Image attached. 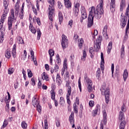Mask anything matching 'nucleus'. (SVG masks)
I'll return each instance as SVG.
<instances>
[{
  "label": "nucleus",
  "instance_id": "13d9d810",
  "mask_svg": "<svg viewBox=\"0 0 129 129\" xmlns=\"http://www.w3.org/2000/svg\"><path fill=\"white\" fill-rule=\"evenodd\" d=\"M14 69V68H9L8 70V74H13V73H14V71L13 70Z\"/></svg>",
  "mask_w": 129,
  "mask_h": 129
},
{
  "label": "nucleus",
  "instance_id": "bf43d9fd",
  "mask_svg": "<svg viewBox=\"0 0 129 129\" xmlns=\"http://www.w3.org/2000/svg\"><path fill=\"white\" fill-rule=\"evenodd\" d=\"M22 74L23 75L24 80H26V78L27 77V76H26V71H25V70H24V69H23L22 70Z\"/></svg>",
  "mask_w": 129,
  "mask_h": 129
},
{
  "label": "nucleus",
  "instance_id": "423d86ee",
  "mask_svg": "<svg viewBox=\"0 0 129 129\" xmlns=\"http://www.w3.org/2000/svg\"><path fill=\"white\" fill-rule=\"evenodd\" d=\"M119 120H120L119 129H124L125 127V121H124V115L123 113H120L119 114Z\"/></svg>",
  "mask_w": 129,
  "mask_h": 129
},
{
  "label": "nucleus",
  "instance_id": "5fc2aeb1",
  "mask_svg": "<svg viewBox=\"0 0 129 129\" xmlns=\"http://www.w3.org/2000/svg\"><path fill=\"white\" fill-rule=\"evenodd\" d=\"M8 121H7V120H5L3 123V124L2 125V127H3V128H5V127H6L7 125H8Z\"/></svg>",
  "mask_w": 129,
  "mask_h": 129
},
{
  "label": "nucleus",
  "instance_id": "f03ea898",
  "mask_svg": "<svg viewBox=\"0 0 129 129\" xmlns=\"http://www.w3.org/2000/svg\"><path fill=\"white\" fill-rule=\"evenodd\" d=\"M19 5H18V2H17L15 5V10H14V9H11V14L8 19V28L9 30L12 29L13 27V23L16 22V20H17V17L19 16Z\"/></svg>",
  "mask_w": 129,
  "mask_h": 129
},
{
  "label": "nucleus",
  "instance_id": "c85d7f7f",
  "mask_svg": "<svg viewBox=\"0 0 129 129\" xmlns=\"http://www.w3.org/2000/svg\"><path fill=\"white\" fill-rule=\"evenodd\" d=\"M101 74V71H100V68H98L96 72V77L98 78V80H100Z\"/></svg>",
  "mask_w": 129,
  "mask_h": 129
},
{
  "label": "nucleus",
  "instance_id": "603ef678",
  "mask_svg": "<svg viewBox=\"0 0 129 129\" xmlns=\"http://www.w3.org/2000/svg\"><path fill=\"white\" fill-rule=\"evenodd\" d=\"M63 68L67 69V59H64L63 61Z\"/></svg>",
  "mask_w": 129,
  "mask_h": 129
},
{
  "label": "nucleus",
  "instance_id": "58836bf2",
  "mask_svg": "<svg viewBox=\"0 0 129 129\" xmlns=\"http://www.w3.org/2000/svg\"><path fill=\"white\" fill-rule=\"evenodd\" d=\"M121 111H120V113H122V112H125V111L126 110V109L125 108V107L124 106V104H123L121 108Z\"/></svg>",
  "mask_w": 129,
  "mask_h": 129
},
{
  "label": "nucleus",
  "instance_id": "864d4df0",
  "mask_svg": "<svg viewBox=\"0 0 129 129\" xmlns=\"http://www.w3.org/2000/svg\"><path fill=\"white\" fill-rule=\"evenodd\" d=\"M44 128H48V120L47 119L44 120Z\"/></svg>",
  "mask_w": 129,
  "mask_h": 129
},
{
  "label": "nucleus",
  "instance_id": "4c0bfd02",
  "mask_svg": "<svg viewBox=\"0 0 129 129\" xmlns=\"http://www.w3.org/2000/svg\"><path fill=\"white\" fill-rule=\"evenodd\" d=\"M74 106V110L75 112V113H78V107L77 106V105H76V103H74L73 105Z\"/></svg>",
  "mask_w": 129,
  "mask_h": 129
},
{
  "label": "nucleus",
  "instance_id": "4be33fe9",
  "mask_svg": "<svg viewBox=\"0 0 129 129\" xmlns=\"http://www.w3.org/2000/svg\"><path fill=\"white\" fill-rule=\"evenodd\" d=\"M111 49H112V41L110 42L107 46V53L109 54L110 53V51H111Z\"/></svg>",
  "mask_w": 129,
  "mask_h": 129
},
{
  "label": "nucleus",
  "instance_id": "c756f323",
  "mask_svg": "<svg viewBox=\"0 0 129 129\" xmlns=\"http://www.w3.org/2000/svg\"><path fill=\"white\" fill-rule=\"evenodd\" d=\"M58 19L60 25H61V23H62V21H63V15H62V13L61 12H59L58 13Z\"/></svg>",
  "mask_w": 129,
  "mask_h": 129
},
{
  "label": "nucleus",
  "instance_id": "cd10ccee",
  "mask_svg": "<svg viewBox=\"0 0 129 129\" xmlns=\"http://www.w3.org/2000/svg\"><path fill=\"white\" fill-rule=\"evenodd\" d=\"M93 111L94 113H97L98 112H100V106L99 105H97Z\"/></svg>",
  "mask_w": 129,
  "mask_h": 129
},
{
  "label": "nucleus",
  "instance_id": "ddd939ff",
  "mask_svg": "<svg viewBox=\"0 0 129 129\" xmlns=\"http://www.w3.org/2000/svg\"><path fill=\"white\" fill-rule=\"evenodd\" d=\"M9 4L10 3L9 2V0H4V7L5 8V13H9V9H8V7H9Z\"/></svg>",
  "mask_w": 129,
  "mask_h": 129
},
{
  "label": "nucleus",
  "instance_id": "bb28decb",
  "mask_svg": "<svg viewBox=\"0 0 129 129\" xmlns=\"http://www.w3.org/2000/svg\"><path fill=\"white\" fill-rule=\"evenodd\" d=\"M128 76V73H127V70H125L123 72V77L124 81H126L127 77Z\"/></svg>",
  "mask_w": 129,
  "mask_h": 129
},
{
  "label": "nucleus",
  "instance_id": "5701e85b",
  "mask_svg": "<svg viewBox=\"0 0 129 129\" xmlns=\"http://www.w3.org/2000/svg\"><path fill=\"white\" fill-rule=\"evenodd\" d=\"M8 13H6V12H5V11H4V13L2 16L1 20V23H4V22H5V20L7 19V15H8Z\"/></svg>",
  "mask_w": 129,
  "mask_h": 129
},
{
  "label": "nucleus",
  "instance_id": "1a4fd4ad",
  "mask_svg": "<svg viewBox=\"0 0 129 129\" xmlns=\"http://www.w3.org/2000/svg\"><path fill=\"white\" fill-rule=\"evenodd\" d=\"M107 114L106 113H104L103 119L101 122L100 129H103L104 127V125L106 124L107 122Z\"/></svg>",
  "mask_w": 129,
  "mask_h": 129
},
{
  "label": "nucleus",
  "instance_id": "37998d69",
  "mask_svg": "<svg viewBox=\"0 0 129 129\" xmlns=\"http://www.w3.org/2000/svg\"><path fill=\"white\" fill-rule=\"evenodd\" d=\"M65 103V101L64 100V98L61 97L60 98L59 104L63 105Z\"/></svg>",
  "mask_w": 129,
  "mask_h": 129
},
{
  "label": "nucleus",
  "instance_id": "052dcab7",
  "mask_svg": "<svg viewBox=\"0 0 129 129\" xmlns=\"http://www.w3.org/2000/svg\"><path fill=\"white\" fill-rule=\"evenodd\" d=\"M78 83H79V88L81 92L82 89L81 88V82L80 81V79H79L78 81Z\"/></svg>",
  "mask_w": 129,
  "mask_h": 129
},
{
  "label": "nucleus",
  "instance_id": "338daca9",
  "mask_svg": "<svg viewBox=\"0 0 129 129\" xmlns=\"http://www.w3.org/2000/svg\"><path fill=\"white\" fill-rule=\"evenodd\" d=\"M89 53H90V54H91V55H93V52H94V51H93V47H90V48L89 49Z\"/></svg>",
  "mask_w": 129,
  "mask_h": 129
},
{
  "label": "nucleus",
  "instance_id": "9d476101",
  "mask_svg": "<svg viewBox=\"0 0 129 129\" xmlns=\"http://www.w3.org/2000/svg\"><path fill=\"white\" fill-rule=\"evenodd\" d=\"M110 10L112 13H114L115 11V0H111L110 3Z\"/></svg>",
  "mask_w": 129,
  "mask_h": 129
},
{
  "label": "nucleus",
  "instance_id": "de8ad7c7",
  "mask_svg": "<svg viewBox=\"0 0 129 129\" xmlns=\"http://www.w3.org/2000/svg\"><path fill=\"white\" fill-rule=\"evenodd\" d=\"M19 17L20 19L22 20L24 18V10L22 9L21 10V12L19 13Z\"/></svg>",
  "mask_w": 129,
  "mask_h": 129
},
{
  "label": "nucleus",
  "instance_id": "9b49d317",
  "mask_svg": "<svg viewBox=\"0 0 129 129\" xmlns=\"http://www.w3.org/2000/svg\"><path fill=\"white\" fill-rule=\"evenodd\" d=\"M86 81L88 84V92H91L92 91V81L88 79Z\"/></svg>",
  "mask_w": 129,
  "mask_h": 129
},
{
  "label": "nucleus",
  "instance_id": "473e14b6",
  "mask_svg": "<svg viewBox=\"0 0 129 129\" xmlns=\"http://www.w3.org/2000/svg\"><path fill=\"white\" fill-rule=\"evenodd\" d=\"M17 41L18 42H19V44H25V43L24 42V40H23V38L20 36L17 37Z\"/></svg>",
  "mask_w": 129,
  "mask_h": 129
},
{
  "label": "nucleus",
  "instance_id": "f257e3e1",
  "mask_svg": "<svg viewBox=\"0 0 129 129\" xmlns=\"http://www.w3.org/2000/svg\"><path fill=\"white\" fill-rule=\"evenodd\" d=\"M102 15H103V0H100V4L97 6L96 10L94 7L91 8V11L88 17V28H91L93 25L94 18L99 20L101 18Z\"/></svg>",
  "mask_w": 129,
  "mask_h": 129
},
{
  "label": "nucleus",
  "instance_id": "c9c22d12",
  "mask_svg": "<svg viewBox=\"0 0 129 129\" xmlns=\"http://www.w3.org/2000/svg\"><path fill=\"white\" fill-rule=\"evenodd\" d=\"M79 13V9L78 8H74V14L75 16L77 17L78 16Z\"/></svg>",
  "mask_w": 129,
  "mask_h": 129
},
{
  "label": "nucleus",
  "instance_id": "49530a36",
  "mask_svg": "<svg viewBox=\"0 0 129 129\" xmlns=\"http://www.w3.org/2000/svg\"><path fill=\"white\" fill-rule=\"evenodd\" d=\"M27 72H28V77L31 78V77H32V76H33V73H32V71H30V69H28V70H27Z\"/></svg>",
  "mask_w": 129,
  "mask_h": 129
},
{
  "label": "nucleus",
  "instance_id": "680f3d73",
  "mask_svg": "<svg viewBox=\"0 0 129 129\" xmlns=\"http://www.w3.org/2000/svg\"><path fill=\"white\" fill-rule=\"evenodd\" d=\"M98 35V31L97 30H95L94 31V36H93V38H95V36H97Z\"/></svg>",
  "mask_w": 129,
  "mask_h": 129
},
{
  "label": "nucleus",
  "instance_id": "6e6552de",
  "mask_svg": "<svg viewBox=\"0 0 129 129\" xmlns=\"http://www.w3.org/2000/svg\"><path fill=\"white\" fill-rule=\"evenodd\" d=\"M62 41H61V46L63 49H66V46L68 45V39H67V36L63 34L61 36Z\"/></svg>",
  "mask_w": 129,
  "mask_h": 129
},
{
  "label": "nucleus",
  "instance_id": "c03bdc74",
  "mask_svg": "<svg viewBox=\"0 0 129 129\" xmlns=\"http://www.w3.org/2000/svg\"><path fill=\"white\" fill-rule=\"evenodd\" d=\"M30 51L31 59L32 60H34V58H35L34 51H33L32 49H30Z\"/></svg>",
  "mask_w": 129,
  "mask_h": 129
},
{
  "label": "nucleus",
  "instance_id": "f704fd0d",
  "mask_svg": "<svg viewBox=\"0 0 129 129\" xmlns=\"http://www.w3.org/2000/svg\"><path fill=\"white\" fill-rule=\"evenodd\" d=\"M3 26H4V22H2V21H1V22H0V32H1V34H2V31L4 32H4H5V31H6V29L3 28Z\"/></svg>",
  "mask_w": 129,
  "mask_h": 129
},
{
  "label": "nucleus",
  "instance_id": "a18cd8bd",
  "mask_svg": "<svg viewBox=\"0 0 129 129\" xmlns=\"http://www.w3.org/2000/svg\"><path fill=\"white\" fill-rule=\"evenodd\" d=\"M48 53L50 55V56L53 57V56H54V50H53V49H49L48 51Z\"/></svg>",
  "mask_w": 129,
  "mask_h": 129
},
{
  "label": "nucleus",
  "instance_id": "39448f33",
  "mask_svg": "<svg viewBox=\"0 0 129 129\" xmlns=\"http://www.w3.org/2000/svg\"><path fill=\"white\" fill-rule=\"evenodd\" d=\"M101 91L102 92V95H105L106 103H108L109 101V88H107L106 90L104 89H101Z\"/></svg>",
  "mask_w": 129,
  "mask_h": 129
},
{
  "label": "nucleus",
  "instance_id": "2f4dec72",
  "mask_svg": "<svg viewBox=\"0 0 129 129\" xmlns=\"http://www.w3.org/2000/svg\"><path fill=\"white\" fill-rule=\"evenodd\" d=\"M5 56L8 59H10L11 58V51H10V50L7 49V52L5 53Z\"/></svg>",
  "mask_w": 129,
  "mask_h": 129
},
{
  "label": "nucleus",
  "instance_id": "a211bd4d",
  "mask_svg": "<svg viewBox=\"0 0 129 129\" xmlns=\"http://www.w3.org/2000/svg\"><path fill=\"white\" fill-rule=\"evenodd\" d=\"M125 7V0H121L120 5V11L122 12L123 11V8Z\"/></svg>",
  "mask_w": 129,
  "mask_h": 129
},
{
  "label": "nucleus",
  "instance_id": "dca6fc26",
  "mask_svg": "<svg viewBox=\"0 0 129 129\" xmlns=\"http://www.w3.org/2000/svg\"><path fill=\"white\" fill-rule=\"evenodd\" d=\"M124 45H122V46L121 47L120 49V57L122 59H123L124 57Z\"/></svg>",
  "mask_w": 129,
  "mask_h": 129
},
{
  "label": "nucleus",
  "instance_id": "f3484780",
  "mask_svg": "<svg viewBox=\"0 0 129 129\" xmlns=\"http://www.w3.org/2000/svg\"><path fill=\"white\" fill-rule=\"evenodd\" d=\"M54 72H58V71H59V66L57 65V64H55L54 69H51L50 72L52 74H53V73H54Z\"/></svg>",
  "mask_w": 129,
  "mask_h": 129
},
{
  "label": "nucleus",
  "instance_id": "3c124183",
  "mask_svg": "<svg viewBox=\"0 0 129 129\" xmlns=\"http://www.w3.org/2000/svg\"><path fill=\"white\" fill-rule=\"evenodd\" d=\"M125 16H126L127 18H129V7L126 8Z\"/></svg>",
  "mask_w": 129,
  "mask_h": 129
},
{
  "label": "nucleus",
  "instance_id": "8fccbe9b",
  "mask_svg": "<svg viewBox=\"0 0 129 129\" xmlns=\"http://www.w3.org/2000/svg\"><path fill=\"white\" fill-rule=\"evenodd\" d=\"M81 14H85L86 13V10H85V7H82L81 8Z\"/></svg>",
  "mask_w": 129,
  "mask_h": 129
},
{
  "label": "nucleus",
  "instance_id": "412c9836",
  "mask_svg": "<svg viewBox=\"0 0 129 129\" xmlns=\"http://www.w3.org/2000/svg\"><path fill=\"white\" fill-rule=\"evenodd\" d=\"M5 34L6 31H5V29H4V31H1V34L0 35V44L1 43H2L3 41H4Z\"/></svg>",
  "mask_w": 129,
  "mask_h": 129
},
{
  "label": "nucleus",
  "instance_id": "aec40b11",
  "mask_svg": "<svg viewBox=\"0 0 129 129\" xmlns=\"http://www.w3.org/2000/svg\"><path fill=\"white\" fill-rule=\"evenodd\" d=\"M42 79L43 80H46V81H49V77H48V75H47L46 72H43L42 74Z\"/></svg>",
  "mask_w": 129,
  "mask_h": 129
},
{
  "label": "nucleus",
  "instance_id": "0eeeda50",
  "mask_svg": "<svg viewBox=\"0 0 129 129\" xmlns=\"http://www.w3.org/2000/svg\"><path fill=\"white\" fill-rule=\"evenodd\" d=\"M101 46V37H99L96 40V44L94 45V48L96 52H98Z\"/></svg>",
  "mask_w": 129,
  "mask_h": 129
},
{
  "label": "nucleus",
  "instance_id": "79ce46f5",
  "mask_svg": "<svg viewBox=\"0 0 129 129\" xmlns=\"http://www.w3.org/2000/svg\"><path fill=\"white\" fill-rule=\"evenodd\" d=\"M67 103L70 105V104H71V101L70 100V96L68 95V94L67 95Z\"/></svg>",
  "mask_w": 129,
  "mask_h": 129
},
{
  "label": "nucleus",
  "instance_id": "09e8293b",
  "mask_svg": "<svg viewBox=\"0 0 129 129\" xmlns=\"http://www.w3.org/2000/svg\"><path fill=\"white\" fill-rule=\"evenodd\" d=\"M41 35H42V33H41V31L40 30L37 31V40H40V38H41Z\"/></svg>",
  "mask_w": 129,
  "mask_h": 129
},
{
  "label": "nucleus",
  "instance_id": "ea45409f",
  "mask_svg": "<svg viewBox=\"0 0 129 129\" xmlns=\"http://www.w3.org/2000/svg\"><path fill=\"white\" fill-rule=\"evenodd\" d=\"M8 94V96H6L5 97V101L9 102L10 100H11V95L10 94V93L9 92H7Z\"/></svg>",
  "mask_w": 129,
  "mask_h": 129
},
{
  "label": "nucleus",
  "instance_id": "69168bd1",
  "mask_svg": "<svg viewBox=\"0 0 129 129\" xmlns=\"http://www.w3.org/2000/svg\"><path fill=\"white\" fill-rule=\"evenodd\" d=\"M56 58H57V64H59L60 62H61V59H60V57H59V54H57L56 55Z\"/></svg>",
  "mask_w": 129,
  "mask_h": 129
},
{
  "label": "nucleus",
  "instance_id": "4468645a",
  "mask_svg": "<svg viewBox=\"0 0 129 129\" xmlns=\"http://www.w3.org/2000/svg\"><path fill=\"white\" fill-rule=\"evenodd\" d=\"M122 22L121 23V26L122 28H124L125 25H126V22H127V17L124 16L123 19H122Z\"/></svg>",
  "mask_w": 129,
  "mask_h": 129
},
{
  "label": "nucleus",
  "instance_id": "a19ab883",
  "mask_svg": "<svg viewBox=\"0 0 129 129\" xmlns=\"http://www.w3.org/2000/svg\"><path fill=\"white\" fill-rule=\"evenodd\" d=\"M21 126L23 128H26L27 126H28V125L27 124V123H26V122L23 121L21 123Z\"/></svg>",
  "mask_w": 129,
  "mask_h": 129
},
{
  "label": "nucleus",
  "instance_id": "7c9ffc66",
  "mask_svg": "<svg viewBox=\"0 0 129 129\" xmlns=\"http://www.w3.org/2000/svg\"><path fill=\"white\" fill-rule=\"evenodd\" d=\"M83 57H81V60L82 61H85V58H86V56H87V54H86V50L85 49H84L83 52Z\"/></svg>",
  "mask_w": 129,
  "mask_h": 129
},
{
  "label": "nucleus",
  "instance_id": "6ab92c4d",
  "mask_svg": "<svg viewBox=\"0 0 129 129\" xmlns=\"http://www.w3.org/2000/svg\"><path fill=\"white\" fill-rule=\"evenodd\" d=\"M56 82L58 83V85L60 86L62 84V80H61V77H60V75L59 74H57L56 76Z\"/></svg>",
  "mask_w": 129,
  "mask_h": 129
},
{
  "label": "nucleus",
  "instance_id": "7ed1b4c3",
  "mask_svg": "<svg viewBox=\"0 0 129 129\" xmlns=\"http://www.w3.org/2000/svg\"><path fill=\"white\" fill-rule=\"evenodd\" d=\"M48 3L50 4V5L48 7V18L51 22H53V17H54L55 15V8H54V6L55 5V1L48 0Z\"/></svg>",
  "mask_w": 129,
  "mask_h": 129
},
{
  "label": "nucleus",
  "instance_id": "72a5a7b5",
  "mask_svg": "<svg viewBox=\"0 0 129 129\" xmlns=\"http://www.w3.org/2000/svg\"><path fill=\"white\" fill-rule=\"evenodd\" d=\"M87 18V14L86 13H82V18L81 19V22L82 23L83 22V20H85Z\"/></svg>",
  "mask_w": 129,
  "mask_h": 129
},
{
  "label": "nucleus",
  "instance_id": "0e129e2a",
  "mask_svg": "<svg viewBox=\"0 0 129 129\" xmlns=\"http://www.w3.org/2000/svg\"><path fill=\"white\" fill-rule=\"evenodd\" d=\"M30 30L31 32L33 33V34H35L36 33V30L34 28V27H30Z\"/></svg>",
  "mask_w": 129,
  "mask_h": 129
},
{
  "label": "nucleus",
  "instance_id": "4d7b16f0",
  "mask_svg": "<svg viewBox=\"0 0 129 129\" xmlns=\"http://www.w3.org/2000/svg\"><path fill=\"white\" fill-rule=\"evenodd\" d=\"M71 87H68V95H69V96H70V95H71Z\"/></svg>",
  "mask_w": 129,
  "mask_h": 129
},
{
  "label": "nucleus",
  "instance_id": "20e7f679",
  "mask_svg": "<svg viewBox=\"0 0 129 129\" xmlns=\"http://www.w3.org/2000/svg\"><path fill=\"white\" fill-rule=\"evenodd\" d=\"M32 103L33 105L35 107L36 106L37 110L38 112H41L42 111V107L40 105V101L36 98V97H33L32 99Z\"/></svg>",
  "mask_w": 129,
  "mask_h": 129
},
{
  "label": "nucleus",
  "instance_id": "6e6d98bb",
  "mask_svg": "<svg viewBox=\"0 0 129 129\" xmlns=\"http://www.w3.org/2000/svg\"><path fill=\"white\" fill-rule=\"evenodd\" d=\"M82 42H83V40H82V39H80V41L79 42V47L80 48V49H81V48L82 47Z\"/></svg>",
  "mask_w": 129,
  "mask_h": 129
},
{
  "label": "nucleus",
  "instance_id": "f8f14e48",
  "mask_svg": "<svg viewBox=\"0 0 129 129\" xmlns=\"http://www.w3.org/2000/svg\"><path fill=\"white\" fill-rule=\"evenodd\" d=\"M108 27L107 25H105L102 30V34L103 37L105 38V39H108V35H107V29Z\"/></svg>",
  "mask_w": 129,
  "mask_h": 129
},
{
  "label": "nucleus",
  "instance_id": "a878e982",
  "mask_svg": "<svg viewBox=\"0 0 129 129\" xmlns=\"http://www.w3.org/2000/svg\"><path fill=\"white\" fill-rule=\"evenodd\" d=\"M17 45L14 44L12 49V54L14 58H16V51Z\"/></svg>",
  "mask_w": 129,
  "mask_h": 129
},
{
  "label": "nucleus",
  "instance_id": "e2e57ef3",
  "mask_svg": "<svg viewBox=\"0 0 129 129\" xmlns=\"http://www.w3.org/2000/svg\"><path fill=\"white\" fill-rule=\"evenodd\" d=\"M100 67L101 70H103V69L104 68V61H101Z\"/></svg>",
  "mask_w": 129,
  "mask_h": 129
},
{
  "label": "nucleus",
  "instance_id": "774afa93",
  "mask_svg": "<svg viewBox=\"0 0 129 129\" xmlns=\"http://www.w3.org/2000/svg\"><path fill=\"white\" fill-rule=\"evenodd\" d=\"M89 104L90 105V106H91V107H92L94 105V101H90L89 103Z\"/></svg>",
  "mask_w": 129,
  "mask_h": 129
},
{
  "label": "nucleus",
  "instance_id": "393cba45",
  "mask_svg": "<svg viewBox=\"0 0 129 129\" xmlns=\"http://www.w3.org/2000/svg\"><path fill=\"white\" fill-rule=\"evenodd\" d=\"M69 120L70 121L71 124L74 123V114L72 113L69 117Z\"/></svg>",
  "mask_w": 129,
  "mask_h": 129
},
{
  "label": "nucleus",
  "instance_id": "b1692460",
  "mask_svg": "<svg viewBox=\"0 0 129 129\" xmlns=\"http://www.w3.org/2000/svg\"><path fill=\"white\" fill-rule=\"evenodd\" d=\"M128 29H129V19L128 20V23L127 24V26H126L125 31V36H124V40H126V39H127V31H128Z\"/></svg>",
  "mask_w": 129,
  "mask_h": 129
},
{
  "label": "nucleus",
  "instance_id": "2eb2a0df",
  "mask_svg": "<svg viewBox=\"0 0 129 129\" xmlns=\"http://www.w3.org/2000/svg\"><path fill=\"white\" fill-rule=\"evenodd\" d=\"M64 6L67 9H69L71 8V3L70 2V0H64Z\"/></svg>",
  "mask_w": 129,
  "mask_h": 129
},
{
  "label": "nucleus",
  "instance_id": "e433bc0d",
  "mask_svg": "<svg viewBox=\"0 0 129 129\" xmlns=\"http://www.w3.org/2000/svg\"><path fill=\"white\" fill-rule=\"evenodd\" d=\"M50 94H51V98L52 99V100H55V93L54 92V91H51L50 92Z\"/></svg>",
  "mask_w": 129,
  "mask_h": 129
}]
</instances>
